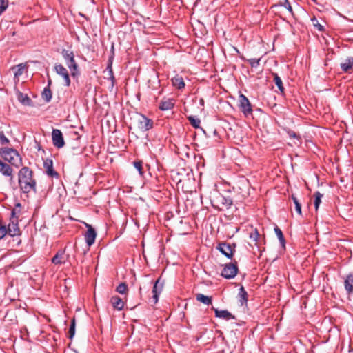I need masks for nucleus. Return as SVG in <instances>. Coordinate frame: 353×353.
Masks as SVG:
<instances>
[{"label":"nucleus","instance_id":"f257e3e1","mask_svg":"<svg viewBox=\"0 0 353 353\" xmlns=\"http://www.w3.org/2000/svg\"><path fill=\"white\" fill-rule=\"evenodd\" d=\"M18 183L23 193L36 192V181L33 179V172L28 167H23L18 173Z\"/></svg>","mask_w":353,"mask_h":353},{"label":"nucleus","instance_id":"f03ea898","mask_svg":"<svg viewBox=\"0 0 353 353\" xmlns=\"http://www.w3.org/2000/svg\"><path fill=\"white\" fill-rule=\"evenodd\" d=\"M3 159L12 165L19 168L22 165V159L17 151L12 148H2L0 152Z\"/></svg>","mask_w":353,"mask_h":353},{"label":"nucleus","instance_id":"7ed1b4c3","mask_svg":"<svg viewBox=\"0 0 353 353\" xmlns=\"http://www.w3.org/2000/svg\"><path fill=\"white\" fill-rule=\"evenodd\" d=\"M211 203L214 208L221 210L224 208L229 209L233 202L231 198L225 197L220 193H216L211 199Z\"/></svg>","mask_w":353,"mask_h":353},{"label":"nucleus","instance_id":"20e7f679","mask_svg":"<svg viewBox=\"0 0 353 353\" xmlns=\"http://www.w3.org/2000/svg\"><path fill=\"white\" fill-rule=\"evenodd\" d=\"M61 55L63 57L67 66L71 71V75L74 77L78 72V65L74 60V54L73 51L63 49Z\"/></svg>","mask_w":353,"mask_h":353},{"label":"nucleus","instance_id":"39448f33","mask_svg":"<svg viewBox=\"0 0 353 353\" xmlns=\"http://www.w3.org/2000/svg\"><path fill=\"white\" fill-rule=\"evenodd\" d=\"M137 128L139 131L145 132L154 127V121L144 114H139L137 119Z\"/></svg>","mask_w":353,"mask_h":353},{"label":"nucleus","instance_id":"423d86ee","mask_svg":"<svg viewBox=\"0 0 353 353\" xmlns=\"http://www.w3.org/2000/svg\"><path fill=\"white\" fill-rule=\"evenodd\" d=\"M238 270L236 262L235 263H229L223 266L221 275L227 279H230L237 274Z\"/></svg>","mask_w":353,"mask_h":353},{"label":"nucleus","instance_id":"0eeeda50","mask_svg":"<svg viewBox=\"0 0 353 353\" xmlns=\"http://www.w3.org/2000/svg\"><path fill=\"white\" fill-rule=\"evenodd\" d=\"M235 244H230L226 242H222L219 243L217 246V250L225 256L228 259H231L234 255V252H235Z\"/></svg>","mask_w":353,"mask_h":353},{"label":"nucleus","instance_id":"6e6552de","mask_svg":"<svg viewBox=\"0 0 353 353\" xmlns=\"http://www.w3.org/2000/svg\"><path fill=\"white\" fill-rule=\"evenodd\" d=\"M239 107L245 116H248L252 113L251 103L247 97L243 94L239 95Z\"/></svg>","mask_w":353,"mask_h":353},{"label":"nucleus","instance_id":"1a4fd4ad","mask_svg":"<svg viewBox=\"0 0 353 353\" xmlns=\"http://www.w3.org/2000/svg\"><path fill=\"white\" fill-rule=\"evenodd\" d=\"M163 288V282L161 281V278H159L154 283L152 288V296L150 302L153 304L157 303L159 301V296L161 293Z\"/></svg>","mask_w":353,"mask_h":353},{"label":"nucleus","instance_id":"9d476101","mask_svg":"<svg viewBox=\"0 0 353 353\" xmlns=\"http://www.w3.org/2000/svg\"><path fill=\"white\" fill-rule=\"evenodd\" d=\"M52 139L53 145L57 148H61L65 145L63 134L59 129L52 130Z\"/></svg>","mask_w":353,"mask_h":353},{"label":"nucleus","instance_id":"9b49d317","mask_svg":"<svg viewBox=\"0 0 353 353\" xmlns=\"http://www.w3.org/2000/svg\"><path fill=\"white\" fill-rule=\"evenodd\" d=\"M55 72L61 76L65 81V85L69 87L70 85V79L67 69L60 63H57L54 65Z\"/></svg>","mask_w":353,"mask_h":353},{"label":"nucleus","instance_id":"f8f14e48","mask_svg":"<svg viewBox=\"0 0 353 353\" xmlns=\"http://www.w3.org/2000/svg\"><path fill=\"white\" fill-rule=\"evenodd\" d=\"M87 231L85 234V240L88 246H91L95 241L97 232L94 228L90 224L85 223Z\"/></svg>","mask_w":353,"mask_h":353},{"label":"nucleus","instance_id":"ddd939ff","mask_svg":"<svg viewBox=\"0 0 353 353\" xmlns=\"http://www.w3.org/2000/svg\"><path fill=\"white\" fill-rule=\"evenodd\" d=\"M6 230H8V234L12 237L21 235L18 221H10V223L6 226Z\"/></svg>","mask_w":353,"mask_h":353},{"label":"nucleus","instance_id":"4468645a","mask_svg":"<svg viewBox=\"0 0 353 353\" xmlns=\"http://www.w3.org/2000/svg\"><path fill=\"white\" fill-rule=\"evenodd\" d=\"M113 59H114V52H112V54L109 57L106 70L105 71V72H108L107 79L108 80L111 81L112 86H114V84L115 82V77H114L113 70H112Z\"/></svg>","mask_w":353,"mask_h":353},{"label":"nucleus","instance_id":"2eb2a0df","mask_svg":"<svg viewBox=\"0 0 353 353\" xmlns=\"http://www.w3.org/2000/svg\"><path fill=\"white\" fill-rule=\"evenodd\" d=\"M43 167L46 174L51 177H58L59 174L53 169V161L52 159H46L43 162Z\"/></svg>","mask_w":353,"mask_h":353},{"label":"nucleus","instance_id":"dca6fc26","mask_svg":"<svg viewBox=\"0 0 353 353\" xmlns=\"http://www.w3.org/2000/svg\"><path fill=\"white\" fill-rule=\"evenodd\" d=\"M212 310L214 311L216 318L223 319L226 321L235 319V316L226 310H219L214 307H212Z\"/></svg>","mask_w":353,"mask_h":353},{"label":"nucleus","instance_id":"f3484780","mask_svg":"<svg viewBox=\"0 0 353 353\" xmlns=\"http://www.w3.org/2000/svg\"><path fill=\"white\" fill-rule=\"evenodd\" d=\"M238 188L241 190V193L242 194V196L243 198L247 197L249 195V181L246 179H241L239 183Z\"/></svg>","mask_w":353,"mask_h":353},{"label":"nucleus","instance_id":"a211bd4d","mask_svg":"<svg viewBox=\"0 0 353 353\" xmlns=\"http://www.w3.org/2000/svg\"><path fill=\"white\" fill-rule=\"evenodd\" d=\"M174 106V100L173 99H163L159 104V108L162 111L172 110Z\"/></svg>","mask_w":353,"mask_h":353},{"label":"nucleus","instance_id":"6ab92c4d","mask_svg":"<svg viewBox=\"0 0 353 353\" xmlns=\"http://www.w3.org/2000/svg\"><path fill=\"white\" fill-rule=\"evenodd\" d=\"M0 172L6 176H10V180L13 178V170L12 168L7 163H3L0 160Z\"/></svg>","mask_w":353,"mask_h":353},{"label":"nucleus","instance_id":"aec40b11","mask_svg":"<svg viewBox=\"0 0 353 353\" xmlns=\"http://www.w3.org/2000/svg\"><path fill=\"white\" fill-rule=\"evenodd\" d=\"M238 299L241 306L247 305L248 301V294L243 286H241L239 290Z\"/></svg>","mask_w":353,"mask_h":353},{"label":"nucleus","instance_id":"412c9836","mask_svg":"<svg viewBox=\"0 0 353 353\" xmlns=\"http://www.w3.org/2000/svg\"><path fill=\"white\" fill-rule=\"evenodd\" d=\"M110 303L115 310H121L124 307L123 301L117 295L111 297Z\"/></svg>","mask_w":353,"mask_h":353},{"label":"nucleus","instance_id":"4be33fe9","mask_svg":"<svg viewBox=\"0 0 353 353\" xmlns=\"http://www.w3.org/2000/svg\"><path fill=\"white\" fill-rule=\"evenodd\" d=\"M65 262V252L62 250H59L52 259V263L55 265H61Z\"/></svg>","mask_w":353,"mask_h":353},{"label":"nucleus","instance_id":"5701e85b","mask_svg":"<svg viewBox=\"0 0 353 353\" xmlns=\"http://www.w3.org/2000/svg\"><path fill=\"white\" fill-rule=\"evenodd\" d=\"M344 287L348 294L353 293V275L348 274L344 281Z\"/></svg>","mask_w":353,"mask_h":353},{"label":"nucleus","instance_id":"b1692460","mask_svg":"<svg viewBox=\"0 0 353 353\" xmlns=\"http://www.w3.org/2000/svg\"><path fill=\"white\" fill-rule=\"evenodd\" d=\"M17 99L23 105L31 106L32 105L31 99L26 94L21 92L17 93Z\"/></svg>","mask_w":353,"mask_h":353},{"label":"nucleus","instance_id":"393cba45","mask_svg":"<svg viewBox=\"0 0 353 353\" xmlns=\"http://www.w3.org/2000/svg\"><path fill=\"white\" fill-rule=\"evenodd\" d=\"M171 81L172 85L176 88L177 89H183L185 85L183 79L181 76L176 75L171 79Z\"/></svg>","mask_w":353,"mask_h":353},{"label":"nucleus","instance_id":"a878e982","mask_svg":"<svg viewBox=\"0 0 353 353\" xmlns=\"http://www.w3.org/2000/svg\"><path fill=\"white\" fill-rule=\"evenodd\" d=\"M341 68L345 72H348L353 67V57H348L344 63H341Z\"/></svg>","mask_w":353,"mask_h":353},{"label":"nucleus","instance_id":"bb28decb","mask_svg":"<svg viewBox=\"0 0 353 353\" xmlns=\"http://www.w3.org/2000/svg\"><path fill=\"white\" fill-rule=\"evenodd\" d=\"M278 6H283V7L285 8L289 11V12L292 14V16H294V12H293L292 7L291 6V4L288 0H280L277 4L274 5L272 7H278Z\"/></svg>","mask_w":353,"mask_h":353},{"label":"nucleus","instance_id":"cd10ccee","mask_svg":"<svg viewBox=\"0 0 353 353\" xmlns=\"http://www.w3.org/2000/svg\"><path fill=\"white\" fill-rule=\"evenodd\" d=\"M274 232H275V234H276V235L277 236V237L279 239V242L281 243V247L283 249H285V237L283 236V232L281 231V230L278 226H276L274 228Z\"/></svg>","mask_w":353,"mask_h":353},{"label":"nucleus","instance_id":"c85d7f7f","mask_svg":"<svg viewBox=\"0 0 353 353\" xmlns=\"http://www.w3.org/2000/svg\"><path fill=\"white\" fill-rule=\"evenodd\" d=\"M196 299L198 301H200L207 305H209L212 303V298L203 294H197L196 295Z\"/></svg>","mask_w":353,"mask_h":353},{"label":"nucleus","instance_id":"c756f323","mask_svg":"<svg viewBox=\"0 0 353 353\" xmlns=\"http://www.w3.org/2000/svg\"><path fill=\"white\" fill-rule=\"evenodd\" d=\"M52 91L49 87H45L42 93L41 97L42 99L47 103L50 102L52 99Z\"/></svg>","mask_w":353,"mask_h":353},{"label":"nucleus","instance_id":"7c9ffc66","mask_svg":"<svg viewBox=\"0 0 353 353\" xmlns=\"http://www.w3.org/2000/svg\"><path fill=\"white\" fill-rule=\"evenodd\" d=\"M272 76L274 77V82L275 83V84L278 87L279 90H280V92L281 93L284 92L285 88L283 87L281 79L279 77V76L278 75L277 73H272Z\"/></svg>","mask_w":353,"mask_h":353},{"label":"nucleus","instance_id":"2f4dec72","mask_svg":"<svg viewBox=\"0 0 353 353\" xmlns=\"http://www.w3.org/2000/svg\"><path fill=\"white\" fill-rule=\"evenodd\" d=\"M323 196V194L320 193L319 192H316L314 194V207H315V210L317 211L318 209H319V205L321 202V199L322 197Z\"/></svg>","mask_w":353,"mask_h":353},{"label":"nucleus","instance_id":"473e14b6","mask_svg":"<svg viewBox=\"0 0 353 353\" xmlns=\"http://www.w3.org/2000/svg\"><path fill=\"white\" fill-rule=\"evenodd\" d=\"M292 199L293 201V203L294 204L295 210L298 213L299 215H301V204L299 201L298 199L294 196L292 195Z\"/></svg>","mask_w":353,"mask_h":353},{"label":"nucleus","instance_id":"72a5a7b5","mask_svg":"<svg viewBox=\"0 0 353 353\" xmlns=\"http://www.w3.org/2000/svg\"><path fill=\"white\" fill-rule=\"evenodd\" d=\"M128 290V285L125 283H121L116 288V292L121 294H125Z\"/></svg>","mask_w":353,"mask_h":353},{"label":"nucleus","instance_id":"f704fd0d","mask_svg":"<svg viewBox=\"0 0 353 353\" xmlns=\"http://www.w3.org/2000/svg\"><path fill=\"white\" fill-rule=\"evenodd\" d=\"M259 236H260V235H259V233L257 229H254L250 234V239L251 241L254 242L255 245L258 244Z\"/></svg>","mask_w":353,"mask_h":353},{"label":"nucleus","instance_id":"c9c22d12","mask_svg":"<svg viewBox=\"0 0 353 353\" xmlns=\"http://www.w3.org/2000/svg\"><path fill=\"white\" fill-rule=\"evenodd\" d=\"M68 334H69L68 337L70 339H72L75 334V319L74 318H73L71 321Z\"/></svg>","mask_w":353,"mask_h":353},{"label":"nucleus","instance_id":"e433bc0d","mask_svg":"<svg viewBox=\"0 0 353 353\" xmlns=\"http://www.w3.org/2000/svg\"><path fill=\"white\" fill-rule=\"evenodd\" d=\"M188 121H190V124L195 128H199V125L201 123L200 119L197 118H194L192 116L188 117Z\"/></svg>","mask_w":353,"mask_h":353},{"label":"nucleus","instance_id":"4c0bfd02","mask_svg":"<svg viewBox=\"0 0 353 353\" xmlns=\"http://www.w3.org/2000/svg\"><path fill=\"white\" fill-rule=\"evenodd\" d=\"M133 165L134 168L138 170L139 174L141 176H143V162L142 161H135L133 162Z\"/></svg>","mask_w":353,"mask_h":353},{"label":"nucleus","instance_id":"58836bf2","mask_svg":"<svg viewBox=\"0 0 353 353\" xmlns=\"http://www.w3.org/2000/svg\"><path fill=\"white\" fill-rule=\"evenodd\" d=\"M261 59L252 58L247 60L252 68H257L259 65Z\"/></svg>","mask_w":353,"mask_h":353},{"label":"nucleus","instance_id":"ea45409f","mask_svg":"<svg viewBox=\"0 0 353 353\" xmlns=\"http://www.w3.org/2000/svg\"><path fill=\"white\" fill-rule=\"evenodd\" d=\"M8 0H0V15L7 9Z\"/></svg>","mask_w":353,"mask_h":353},{"label":"nucleus","instance_id":"a19ab883","mask_svg":"<svg viewBox=\"0 0 353 353\" xmlns=\"http://www.w3.org/2000/svg\"><path fill=\"white\" fill-rule=\"evenodd\" d=\"M6 234H8L6 225L0 223V239H3Z\"/></svg>","mask_w":353,"mask_h":353},{"label":"nucleus","instance_id":"79ce46f5","mask_svg":"<svg viewBox=\"0 0 353 353\" xmlns=\"http://www.w3.org/2000/svg\"><path fill=\"white\" fill-rule=\"evenodd\" d=\"M10 143L9 139L4 135L3 132H0V144L6 145Z\"/></svg>","mask_w":353,"mask_h":353},{"label":"nucleus","instance_id":"37998d69","mask_svg":"<svg viewBox=\"0 0 353 353\" xmlns=\"http://www.w3.org/2000/svg\"><path fill=\"white\" fill-rule=\"evenodd\" d=\"M288 134L290 138H293V139H296L298 140H301V137L299 134H297L296 132H294V131L289 130L288 132Z\"/></svg>","mask_w":353,"mask_h":353},{"label":"nucleus","instance_id":"c03bdc74","mask_svg":"<svg viewBox=\"0 0 353 353\" xmlns=\"http://www.w3.org/2000/svg\"><path fill=\"white\" fill-rule=\"evenodd\" d=\"M23 66L21 64L17 66V70L14 72V76L18 77L22 74L23 70Z\"/></svg>","mask_w":353,"mask_h":353},{"label":"nucleus","instance_id":"a18cd8bd","mask_svg":"<svg viewBox=\"0 0 353 353\" xmlns=\"http://www.w3.org/2000/svg\"><path fill=\"white\" fill-rule=\"evenodd\" d=\"M10 221H18V216L16 215V208L12 210Z\"/></svg>","mask_w":353,"mask_h":353},{"label":"nucleus","instance_id":"49530a36","mask_svg":"<svg viewBox=\"0 0 353 353\" xmlns=\"http://www.w3.org/2000/svg\"><path fill=\"white\" fill-rule=\"evenodd\" d=\"M52 84V80L51 79H48V85L46 87H49V88H50V85Z\"/></svg>","mask_w":353,"mask_h":353},{"label":"nucleus","instance_id":"de8ad7c7","mask_svg":"<svg viewBox=\"0 0 353 353\" xmlns=\"http://www.w3.org/2000/svg\"><path fill=\"white\" fill-rule=\"evenodd\" d=\"M317 26L319 30H322L323 29V27L321 24L316 25Z\"/></svg>","mask_w":353,"mask_h":353},{"label":"nucleus","instance_id":"09e8293b","mask_svg":"<svg viewBox=\"0 0 353 353\" xmlns=\"http://www.w3.org/2000/svg\"><path fill=\"white\" fill-rule=\"evenodd\" d=\"M200 103H201V104L203 105V103H204V101H203V99H201L200 100Z\"/></svg>","mask_w":353,"mask_h":353},{"label":"nucleus","instance_id":"8fccbe9b","mask_svg":"<svg viewBox=\"0 0 353 353\" xmlns=\"http://www.w3.org/2000/svg\"><path fill=\"white\" fill-rule=\"evenodd\" d=\"M16 208H21V204L19 203H18L17 205H16Z\"/></svg>","mask_w":353,"mask_h":353},{"label":"nucleus","instance_id":"3c124183","mask_svg":"<svg viewBox=\"0 0 353 353\" xmlns=\"http://www.w3.org/2000/svg\"><path fill=\"white\" fill-rule=\"evenodd\" d=\"M314 1H315L316 0H313Z\"/></svg>","mask_w":353,"mask_h":353}]
</instances>
